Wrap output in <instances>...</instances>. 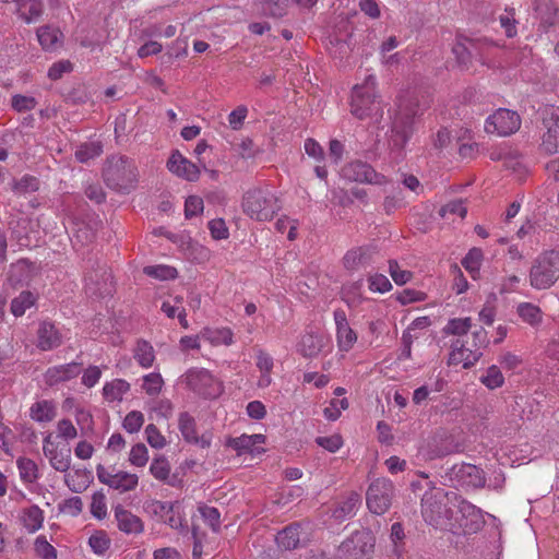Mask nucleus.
<instances>
[{"instance_id":"c756f323","label":"nucleus","mask_w":559,"mask_h":559,"mask_svg":"<svg viewBox=\"0 0 559 559\" xmlns=\"http://www.w3.org/2000/svg\"><path fill=\"white\" fill-rule=\"evenodd\" d=\"M29 418L38 424H47L57 417V404L52 400H38L29 407Z\"/></svg>"},{"instance_id":"0e129e2a","label":"nucleus","mask_w":559,"mask_h":559,"mask_svg":"<svg viewBox=\"0 0 559 559\" xmlns=\"http://www.w3.org/2000/svg\"><path fill=\"white\" fill-rule=\"evenodd\" d=\"M288 0H265L263 12L274 17H281L286 13Z\"/></svg>"},{"instance_id":"c03bdc74","label":"nucleus","mask_w":559,"mask_h":559,"mask_svg":"<svg viewBox=\"0 0 559 559\" xmlns=\"http://www.w3.org/2000/svg\"><path fill=\"white\" fill-rule=\"evenodd\" d=\"M20 477L24 483H34L38 478L36 463L27 457H19L16 461Z\"/></svg>"},{"instance_id":"c85d7f7f","label":"nucleus","mask_w":559,"mask_h":559,"mask_svg":"<svg viewBox=\"0 0 559 559\" xmlns=\"http://www.w3.org/2000/svg\"><path fill=\"white\" fill-rule=\"evenodd\" d=\"M171 467L168 460L165 456L154 457L150 465V473L152 476L171 487H178L181 485V479L176 475L170 474Z\"/></svg>"},{"instance_id":"6ab92c4d","label":"nucleus","mask_w":559,"mask_h":559,"mask_svg":"<svg viewBox=\"0 0 559 559\" xmlns=\"http://www.w3.org/2000/svg\"><path fill=\"white\" fill-rule=\"evenodd\" d=\"M167 169L187 181H197L200 177V166L189 160L179 151H174L167 160Z\"/></svg>"},{"instance_id":"72a5a7b5","label":"nucleus","mask_w":559,"mask_h":559,"mask_svg":"<svg viewBox=\"0 0 559 559\" xmlns=\"http://www.w3.org/2000/svg\"><path fill=\"white\" fill-rule=\"evenodd\" d=\"M21 521L28 533H35L43 526L44 511L38 506H31L22 511Z\"/></svg>"},{"instance_id":"cd10ccee","label":"nucleus","mask_w":559,"mask_h":559,"mask_svg":"<svg viewBox=\"0 0 559 559\" xmlns=\"http://www.w3.org/2000/svg\"><path fill=\"white\" fill-rule=\"evenodd\" d=\"M265 442V436L261 433L255 435H241L240 437L230 439L228 444L235 449L238 454L243 453H261L263 449L261 445Z\"/></svg>"},{"instance_id":"ea45409f","label":"nucleus","mask_w":559,"mask_h":559,"mask_svg":"<svg viewBox=\"0 0 559 559\" xmlns=\"http://www.w3.org/2000/svg\"><path fill=\"white\" fill-rule=\"evenodd\" d=\"M37 38L44 49L52 50L60 44L62 34L58 28L44 26L38 28Z\"/></svg>"},{"instance_id":"864d4df0","label":"nucleus","mask_w":559,"mask_h":559,"mask_svg":"<svg viewBox=\"0 0 559 559\" xmlns=\"http://www.w3.org/2000/svg\"><path fill=\"white\" fill-rule=\"evenodd\" d=\"M39 188L38 180L33 176H24L20 180H16L12 183V190L16 194H26L29 192H35Z\"/></svg>"},{"instance_id":"4468645a","label":"nucleus","mask_w":559,"mask_h":559,"mask_svg":"<svg viewBox=\"0 0 559 559\" xmlns=\"http://www.w3.org/2000/svg\"><path fill=\"white\" fill-rule=\"evenodd\" d=\"M146 511L171 528H183L185 520L179 502L153 500L146 504Z\"/></svg>"},{"instance_id":"4c0bfd02","label":"nucleus","mask_w":559,"mask_h":559,"mask_svg":"<svg viewBox=\"0 0 559 559\" xmlns=\"http://www.w3.org/2000/svg\"><path fill=\"white\" fill-rule=\"evenodd\" d=\"M360 496L356 492H350L345 500L338 503V506L333 511V516L336 520H345L347 518L353 516L358 507L360 506Z\"/></svg>"},{"instance_id":"e2e57ef3","label":"nucleus","mask_w":559,"mask_h":559,"mask_svg":"<svg viewBox=\"0 0 559 559\" xmlns=\"http://www.w3.org/2000/svg\"><path fill=\"white\" fill-rule=\"evenodd\" d=\"M187 250L188 257L198 263L206 262L211 258V251L198 242L189 241Z\"/></svg>"},{"instance_id":"3c124183","label":"nucleus","mask_w":559,"mask_h":559,"mask_svg":"<svg viewBox=\"0 0 559 559\" xmlns=\"http://www.w3.org/2000/svg\"><path fill=\"white\" fill-rule=\"evenodd\" d=\"M480 381L488 389L493 390L503 384L504 378L500 369L493 365L487 368L486 373L481 376Z\"/></svg>"},{"instance_id":"6e6552de","label":"nucleus","mask_w":559,"mask_h":559,"mask_svg":"<svg viewBox=\"0 0 559 559\" xmlns=\"http://www.w3.org/2000/svg\"><path fill=\"white\" fill-rule=\"evenodd\" d=\"M537 126L540 147L548 154L559 152V107L546 106L539 110Z\"/></svg>"},{"instance_id":"69168bd1","label":"nucleus","mask_w":559,"mask_h":559,"mask_svg":"<svg viewBox=\"0 0 559 559\" xmlns=\"http://www.w3.org/2000/svg\"><path fill=\"white\" fill-rule=\"evenodd\" d=\"M57 435L66 441H71L78 437V429L70 419L63 418L57 423Z\"/></svg>"},{"instance_id":"a878e982","label":"nucleus","mask_w":559,"mask_h":559,"mask_svg":"<svg viewBox=\"0 0 559 559\" xmlns=\"http://www.w3.org/2000/svg\"><path fill=\"white\" fill-rule=\"evenodd\" d=\"M453 475L462 486L471 488H480L486 481L483 471L473 464L455 466Z\"/></svg>"},{"instance_id":"dca6fc26","label":"nucleus","mask_w":559,"mask_h":559,"mask_svg":"<svg viewBox=\"0 0 559 559\" xmlns=\"http://www.w3.org/2000/svg\"><path fill=\"white\" fill-rule=\"evenodd\" d=\"M333 319L335 323L337 348L340 352L348 353L357 343L358 335L356 331L352 329L345 310L341 308L335 309L333 312Z\"/></svg>"},{"instance_id":"9d476101","label":"nucleus","mask_w":559,"mask_h":559,"mask_svg":"<svg viewBox=\"0 0 559 559\" xmlns=\"http://www.w3.org/2000/svg\"><path fill=\"white\" fill-rule=\"evenodd\" d=\"M394 486L386 478L373 480L367 490L366 502L370 512L381 515L385 513L392 502Z\"/></svg>"},{"instance_id":"f03ea898","label":"nucleus","mask_w":559,"mask_h":559,"mask_svg":"<svg viewBox=\"0 0 559 559\" xmlns=\"http://www.w3.org/2000/svg\"><path fill=\"white\" fill-rule=\"evenodd\" d=\"M421 115L418 102L414 98L401 102L393 118L389 145L392 152L400 155L414 132L417 117Z\"/></svg>"},{"instance_id":"412c9836","label":"nucleus","mask_w":559,"mask_h":559,"mask_svg":"<svg viewBox=\"0 0 559 559\" xmlns=\"http://www.w3.org/2000/svg\"><path fill=\"white\" fill-rule=\"evenodd\" d=\"M179 430L183 437V439L189 442L198 445L201 449H207L211 445L213 435L210 431L198 436L195 429V420L188 413H181L179 415Z\"/></svg>"},{"instance_id":"58836bf2","label":"nucleus","mask_w":559,"mask_h":559,"mask_svg":"<svg viewBox=\"0 0 559 559\" xmlns=\"http://www.w3.org/2000/svg\"><path fill=\"white\" fill-rule=\"evenodd\" d=\"M134 359L142 368H151L155 360V352L153 346L146 341H138L134 350Z\"/></svg>"},{"instance_id":"774afa93","label":"nucleus","mask_w":559,"mask_h":559,"mask_svg":"<svg viewBox=\"0 0 559 559\" xmlns=\"http://www.w3.org/2000/svg\"><path fill=\"white\" fill-rule=\"evenodd\" d=\"M12 108L17 112L29 111L37 105V100L32 96L16 94L11 100Z\"/></svg>"},{"instance_id":"de8ad7c7","label":"nucleus","mask_w":559,"mask_h":559,"mask_svg":"<svg viewBox=\"0 0 559 559\" xmlns=\"http://www.w3.org/2000/svg\"><path fill=\"white\" fill-rule=\"evenodd\" d=\"M88 545L94 554L104 555L110 547V538L105 531H95L88 537Z\"/></svg>"},{"instance_id":"052dcab7","label":"nucleus","mask_w":559,"mask_h":559,"mask_svg":"<svg viewBox=\"0 0 559 559\" xmlns=\"http://www.w3.org/2000/svg\"><path fill=\"white\" fill-rule=\"evenodd\" d=\"M91 513L98 520L107 515L106 497L103 492L97 491L92 496Z\"/></svg>"},{"instance_id":"4d7b16f0","label":"nucleus","mask_w":559,"mask_h":559,"mask_svg":"<svg viewBox=\"0 0 559 559\" xmlns=\"http://www.w3.org/2000/svg\"><path fill=\"white\" fill-rule=\"evenodd\" d=\"M389 273L396 285H404L413 277V273L403 270L395 260L389 261Z\"/></svg>"},{"instance_id":"2eb2a0df","label":"nucleus","mask_w":559,"mask_h":559,"mask_svg":"<svg viewBox=\"0 0 559 559\" xmlns=\"http://www.w3.org/2000/svg\"><path fill=\"white\" fill-rule=\"evenodd\" d=\"M43 452L53 469L61 473L69 471L71 466V449L67 445L60 447L52 439L51 433H47L43 439Z\"/></svg>"},{"instance_id":"7ed1b4c3","label":"nucleus","mask_w":559,"mask_h":559,"mask_svg":"<svg viewBox=\"0 0 559 559\" xmlns=\"http://www.w3.org/2000/svg\"><path fill=\"white\" fill-rule=\"evenodd\" d=\"M376 76L369 74L364 82L356 84L352 91L350 112L362 120L372 116H381L382 107L377 94Z\"/></svg>"},{"instance_id":"09e8293b","label":"nucleus","mask_w":559,"mask_h":559,"mask_svg":"<svg viewBox=\"0 0 559 559\" xmlns=\"http://www.w3.org/2000/svg\"><path fill=\"white\" fill-rule=\"evenodd\" d=\"M103 152L102 144L98 142H88L80 145L75 151V158L81 163H86L99 156Z\"/></svg>"},{"instance_id":"aec40b11","label":"nucleus","mask_w":559,"mask_h":559,"mask_svg":"<svg viewBox=\"0 0 559 559\" xmlns=\"http://www.w3.org/2000/svg\"><path fill=\"white\" fill-rule=\"evenodd\" d=\"M325 347L331 349V340L329 336L319 332H306L297 345L300 355L307 358L317 357Z\"/></svg>"},{"instance_id":"c9c22d12","label":"nucleus","mask_w":559,"mask_h":559,"mask_svg":"<svg viewBox=\"0 0 559 559\" xmlns=\"http://www.w3.org/2000/svg\"><path fill=\"white\" fill-rule=\"evenodd\" d=\"M32 272L33 264L25 259H21L10 265L8 280L11 284H21L31 278Z\"/></svg>"},{"instance_id":"ddd939ff","label":"nucleus","mask_w":559,"mask_h":559,"mask_svg":"<svg viewBox=\"0 0 559 559\" xmlns=\"http://www.w3.org/2000/svg\"><path fill=\"white\" fill-rule=\"evenodd\" d=\"M98 480L108 487L124 493L134 490L139 485V477L124 471H115L106 468L103 465L96 467Z\"/></svg>"},{"instance_id":"393cba45","label":"nucleus","mask_w":559,"mask_h":559,"mask_svg":"<svg viewBox=\"0 0 559 559\" xmlns=\"http://www.w3.org/2000/svg\"><path fill=\"white\" fill-rule=\"evenodd\" d=\"M80 372L81 365L79 362L53 366L44 373V381L47 385L53 386L78 377Z\"/></svg>"},{"instance_id":"423d86ee","label":"nucleus","mask_w":559,"mask_h":559,"mask_svg":"<svg viewBox=\"0 0 559 559\" xmlns=\"http://www.w3.org/2000/svg\"><path fill=\"white\" fill-rule=\"evenodd\" d=\"M242 210L250 218L266 222L281 210V204L272 191L255 188L245 193Z\"/></svg>"},{"instance_id":"4be33fe9","label":"nucleus","mask_w":559,"mask_h":559,"mask_svg":"<svg viewBox=\"0 0 559 559\" xmlns=\"http://www.w3.org/2000/svg\"><path fill=\"white\" fill-rule=\"evenodd\" d=\"M483 356V352L475 349L472 345L468 346L461 340H456L452 344V350L449 355V365H462L463 368L474 366Z\"/></svg>"},{"instance_id":"5701e85b","label":"nucleus","mask_w":559,"mask_h":559,"mask_svg":"<svg viewBox=\"0 0 559 559\" xmlns=\"http://www.w3.org/2000/svg\"><path fill=\"white\" fill-rule=\"evenodd\" d=\"M376 253V248L369 245L353 248L344 254L343 265L349 271L358 270L361 266L368 265Z\"/></svg>"},{"instance_id":"603ef678","label":"nucleus","mask_w":559,"mask_h":559,"mask_svg":"<svg viewBox=\"0 0 559 559\" xmlns=\"http://www.w3.org/2000/svg\"><path fill=\"white\" fill-rule=\"evenodd\" d=\"M163 384L162 376L157 372H152L143 377L142 389L147 395L155 396L160 392Z\"/></svg>"},{"instance_id":"bb28decb","label":"nucleus","mask_w":559,"mask_h":559,"mask_svg":"<svg viewBox=\"0 0 559 559\" xmlns=\"http://www.w3.org/2000/svg\"><path fill=\"white\" fill-rule=\"evenodd\" d=\"M62 343V335L51 322H41L37 331V347L41 350H51Z\"/></svg>"},{"instance_id":"a18cd8bd","label":"nucleus","mask_w":559,"mask_h":559,"mask_svg":"<svg viewBox=\"0 0 559 559\" xmlns=\"http://www.w3.org/2000/svg\"><path fill=\"white\" fill-rule=\"evenodd\" d=\"M472 328L471 318H454L448 321L442 332L445 335H465Z\"/></svg>"},{"instance_id":"1a4fd4ad","label":"nucleus","mask_w":559,"mask_h":559,"mask_svg":"<svg viewBox=\"0 0 559 559\" xmlns=\"http://www.w3.org/2000/svg\"><path fill=\"white\" fill-rule=\"evenodd\" d=\"M376 537L369 530L356 531L337 549L338 559H371Z\"/></svg>"},{"instance_id":"bf43d9fd","label":"nucleus","mask_w":559,"mask_h":559,"mask_svg":"<svg viewBox=\"0 0 559 559\" xmlns=\"http://www.w3.org/2000/svg\"><path fill=\"white\" fill-rule=\"evenodd\" d=\"M426 293L412 288L403 289L402 292L395 295V299L403 306L413 302L424 301L426 300Z\"/></svg>"},{"instance_id":"0eeeda50","label":"nucleus","mask_w":559,"mask_h":559,"mask_svg":"<svg viewBox=\"0 0 559 559\" xmlns=\"http://www.w3.org/2000/svg\"><path fill=\"white\" fill-rule=\"evenodd\" d=\"M180 383L203 399H216L224 391L223 382L205 368L188 369L180 377Z\"/></svg>"},{"instance_id":"5fc2aeb1","label":"nucleus","mask_w":559,"mask_h":559,"mask_svg":"<svg viewBox=\"0 0 559 559\" xmlns=\"http://www.w3.org/2000/svg\"><path fill=\"white\" fill-rule=\"evenodd\" d=\"M34 549L38 557L41 559H57V550L56 548L48 543L47 538L44 535H39L36 537L34 543Z\"/></svg>"},{"instance_id":"6e6d98bb","label":"nucleus","mask_w":559,"mask_h":559,"mask_svg":"<svg viewBox=\"0 0 559 559\" xmlns=\"http://www.w3.org/2000/svg\"><path fill=\"white\" fill-rule=\"evenodd\" d=\"M202 519L210 525V527L216 532L221 525V514L218 510L214 507H209L206 504H200L198 508Z\"/></svg>"},{"instance_id":"2f4dec72","label":"nucleus","mask_w":559,"mask_h":559,"mask_svg":"<svg viewBox=\"0 0 559 559\" xmlns=\"http://www.w3.org/2000/svg\"><path fill=\"white\" fill-rule=\"evenodd\" d=\"M255 366L261 373L258 380V386L265 389L272 383L271 372L274 367V359L269 353L263 349H258L255 354Z\"/></svg>"},{"instance_id":"f704fd0d","label":"nucleus","mask_w":559,"mask_h":559,"mask_svg":"<svg viewBox=\"0 0 559 559\" xmlns=\"http://www.w3.org/2000/svg\"><path fill=\"white\" fill-rule=\"evenodd\" d=\"M535 11L545 26H552L559 20V11L552 0H535Z\"/></svg>"},{"instance_id":"473e14b6","label":"nucleus","mask_w":559,"mask_h":559,"mask_svg":"<svg viewBox=\"0 0 559 559\" xmlns=\"http://www.w3.org/2000/svg\"><path fill=\"white\" fill-rule=\"evenodd\" d=\"M201 337L203 341L209 342L213 346H219V345L229 346L233 344L234 333L228 328H222V329L204 328L203 330H201Z\"/></svg>"},{"instance_id":"79ce46f5","label":"nucleus","mask_w":559,"mask_h":559,"mask_svg":"<svg viewBox=\"0 0 559 559\" xmlns=\"http://www.w3.org/2000/svg\"><path fill=\"white\" fill-rule=\"evenodd\" d=\"M36 297L32 292L24 290L11 301V312L15 317H22L27 309L35 305Z\"/></svg>"},{"instance_id":"49530a36","label":"nucleus","mask_w":559,"mask_h":559,"mask_svg":"<svg viewBox=\"0 0 559 559\" xmlns=\"http://www.w3.org/2000/svg\"><path fill=\"white\" fill-rule=\"evenodd\" d=\"M143 272L145 275L160 281L174 280L178 275L175 267L165 264L145 266Z\"/></svg>"},{"instance_id":"e433bc0d","label":"nucleus","mask_w":559,"mask_h":559,"mask_svg":"<svg viewBox=\"0 0 559 559\" xmlns=\"http://www.w3.org/2000/svg\"><path fill=\"white\" fill-rule=\"evenodd\" d=\"M130 391V383L123 379H114L105 383L103 395L108 402H120L123 395Z\"/></svg>"},{"instance_id":"680f3d73","label":"nucleus","mask_w":559,"mask_h":559,"mask_svg":"<svg viewBox=\"0 0 559 559\" xmlns=\"http://www.w3.org/2000/svg\"><path fill=\"white\" fill-rule=\"evenodd\" d=\"M144 424V415L139 411H132L123 419V428L129 433L138 432Z\"/></svg>"},{"instance_id":"f8f14e48","label":"nucleus","mask_w":559,"mask_h":559,"mask_svg":"<svg viewBox=\"0 0 559 559\" xmlns=\"http://www.w3.org/2000/svg\"><path fill=\"white\" fill-rule=\"evenodd\" d=\"M453 507L456 508L452 519L454 528H462L465 533L477 531L483 523L480 510L471 502L457 497L456 493L453 495Z\"/></svg>"},{"instance_id":"13d9d810","label":"nucleus","mask_w":559,"mask_h":559,"mask_svg":"<svg viewBox=\"0 0 559 559\" xmlns=\"http://www.w3.org/2000/svg\"><path fill=\"white\" fill-rule=\"evenodd\" d=\"M148 461V451L143 443H138L131 448L129 462L136 467H143Z\"/></svg>"},{"instance_id":"7c9ffc66","label":"nucleus","mask_w":559,"mask_h":559,"mask_svg":"<svg viewBox=\"0 0 559 559\" xmlns=\"http://www.w3.org/2000/svg\"><path fill=\"white\" fill-rule=\"evenodd\" d=\"M302 533H304V524H301V523L290 524L277 533L276 543L281 548H283L285 550L295 549L300 545L301 540L305 539L301 536Z\"/></svg>"},{"instance_id":"37998d69","label":"nucleus","mask_w":559,"mask_h":559,"mask_svg":"<svg viewBox=\"0 0 559 559\" xmlns=\"http://www.w3.org/2000/svg\"><path fill=\"white\" fill-rule=\"evenodd\" d=\"M405 532L401 523H393L390 532L392 554L397 558L402 557L405 550Z\"/></svg>"},{"instance_id":"a211bd4d","label":"nucleus","mask_w":559,"mask_h":559,"mask_svg":"<svg viewBox=\"0 0 559 559\" xmlns=\"http://www.w3.org/2000/svg\"><path fill=\"white\" fill-rule=\"evenodd\" d=\"M84 281L85 292L90 296L105 297L114 290L111 273L104 267L88 272Z\"/></svg>"},{"instance_id":"20e7f679","label":"nucleus","mask_w":559,"mask_h":559,"mask_svg":"<svg viewBox=\"0 0 559 559\" xmlns=\"http://www.w3.org/2000/svg\"><path fill=\"white\" fill-rule=\"evenodd\" d=\"M559 280V250H546L533 261L528 272L530 285L537 290L552 287Z\"/></svg>"},{"instance_id":"a19ab883","label":"nucleus","mask_w":559,"mask_h":559,"mask_svg":"<svg viewBox=\"0 0 559 559\" xmlns=\"http://www.w3.org/2000/svg\"><path fill=\"white\" fill-rule=\"evenodd\" d=\"M516 312L530 325H537L543 320L540 308L532 302H521L516 308Z\"/></svg>"},{"instance_id":"8fccbe9b","label":"nucleus","mask_w":559,"mask_h":559,"mask_svg":"<svg viewBox=\"0 0 559 559\" xmlns=\"http://www.w3.org/2000/svg\"><path fill=\"white\" fill-rule=\"evenodd\" d=\"M483 261V251L479 248H473L462 260V265L473 276L478 273Z\"/></svg>"},{"instance_id":"f257e3e1","label":"nucleus","mask_w":559,"mask_h":559,"mask_svg":"<svg viewBox=\"0 0 559 559\" xmlns=\"http://www.w3.org/2000/svg\"><path fill=\"white\" fill-rule=\"evenodd\" d=\"M453 495L455 492H444L440 488L426 491L421 499V514L425 521L436 527L454 530L453 510L448 507L454 506Z\"/></svg>"},{"instance_id":"338daca9","label":"nucleus","mask_w":559,"mask_h":559,"mask_svg":"<svg viewBox=\"0 0 559 559\" xmlns=\"http://www.w3.org/2000/svg\"><path fill=\"white\" fill-rule=\"evenodd\" d=\"M369 289L374 293H386L392 289V284L383 274H372L368 277Z\"/></svg>"},{"instance_id":"9b49d317","label":"nucleus","mask_w":559,"mask_h":559,"mask_svg":"<svg viewBox=\"0 0 559 559\" xmlns=\"http://www.w3.org/2000/svg\"><path fill=\"white\" fill-rule=\"evenodd\" d=\"M521 127V118L516 111L499 108L485 121V131L498 136L515 133Z\"/></svg>"},{"instance_id":"f3484780","label":"nucleus","mask_w":559,"mask_h":559,"mask_svg":"<svg viewBox=\"0 0 559 559\" xmlns=\"http://www.w3.org/2000/svg\"><path fill=\"white\" fill-rule=\"evenodd\" d=\"M342 175L348 180L362 183L381 186L386 182V179L383 175L377 173L369 164L360 160H355L347 164L342 169Z\"/></svg>"},{"instance_id":"b1692460","label":"nucleus","mask_w":559,"mask_h":559,"mask_svg":"<svg viewBox=\"0 0 559 559\" xmlns=\"http://www.w3.org/2000/svg\"><path fill=\"white\" fill-rule=\"evenodd\" d=\"M115 520L117 522L118 528L124 534L138 535L144 531L143 521L135 514H133L130 510L126 509L122 506H117L114 509Z\"/></svg>"},{"instance_id":"39448f33","label":"nucleus","mask_w":559,"mask_h":559,"mask_svg":"<svg viewBox=\"0 0 559 559\" xmlns=\"http://www.w3.org/2000/svg\"><path fill=\"white\" fill-rule=\"evenodd\" d=\"M107 186L121 192H130L138 182V168L133 160L126 156H111L104 169Z\"/></svg>"}]
</instances>
